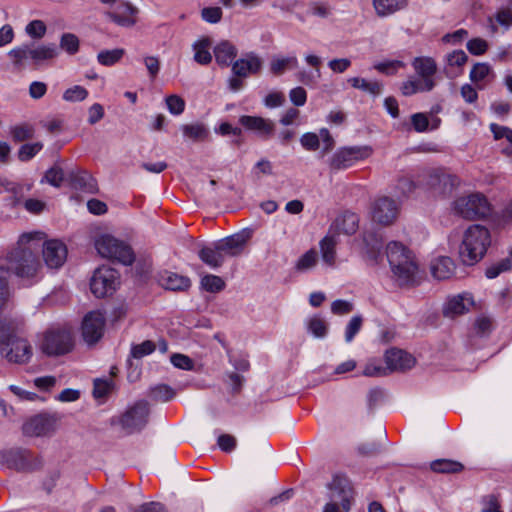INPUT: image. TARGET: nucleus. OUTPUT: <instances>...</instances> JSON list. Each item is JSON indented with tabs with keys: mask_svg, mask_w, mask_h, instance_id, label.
<instances>
[{
	"mask_svg": "<svg viewBox=\"0 0 512 512\" xmlns=\"http://www.w3.org/2000/svg\"><path fill=\"white\" fill-rule=\"evenodd\" d=\"M455 271V265L451 258L440 256L430 264V272L437 280L449 279Z\"/></svg>",
	"mask_w": 512,
	"mask_h": 512,
	"instance_id": "nucleus-25",
	"label": "nucleus"
},
{
	"mask_svg": "<svg viewBox=\"0 0 512 512\" xmlns=\"http://www.w3.org/2000/svg\"><path fill=\"white\" fill-rule=\"evenodd\" d=\"M430 467L437 473H457L463 469L461 463L447 459L435 460L431 463Z\"/></svg>",
	"mask_w": 512,
	"mask_h": 512,
	"instance_id": "nucleus-41",
	"label": "nucleus"
},
{
	"mask_svg": "<svg viewBox=\"0 0 512 512\" xmlns=\"http://www.w3.org/2000/svg\"><path fill=\"white\" fill-rule=\"evenodd\" d=\"M251 237V233L248 230H242L241 232L235 233L231 236L225 237L222 239V242L226 244L227 248L230 249L232 256L240 255L249 238Z\"/></svg>",
	"mask_w": 512,
	"mask_h": 512,
	"instance_id": "nucleus-31",
	"label": "nucleus"
},
{
	"mask_svg": "<svg viewBox=\"0 0 512 512\" xmlns=\"http://www.w3.org/2000/svg\"><path fill=\"white\" fill-rule=\"evenodd\" d=\"M113 381L109 379H96L94 381L93 396L104 399L112 391Z\"/></svg>",
	"mask_w": 512,
	"mask_h": 512,
	"instance_id": "nucleus-48",
	"label": "nucleus"
},
{
	"mask_svg": "<svg viewBox=\"0 0 512 512\" xmlns=\"http://www.w3.org/2000/svg\"><path fill=\"white\" fill-rule=\"evenodd\" d=\"M348 82L353 88L360 89L370 95L377 96L382 92V84L378 81H367L364 78L352 77Z\"/></svg>",
	"mask_w": 512,
	"mask_h": 512,
	"instance_id": "nucleus-37",
	"label": "nucleus"
},
{
	"mask_svg": "<svg viewBox=\"0 0 512 512\" xmlns=\"http://www.w3.org/2000/svg\"><path fill=\"white\" fill-rule=\"evenodd\" d=\"M491 245L490 231L482 225L474 224L464 232L459 248V256L465 265H474L486 254Z\"/></svg>",
	"mask_w": 512,
	"mask_h": 512,
	"instance_id": "nucleus-3",
	"label": "nucleus"
},
{
	"mask_svg": "<svg viewBox=\"0 0 512 512\" xmlns=\"http://www.w3.org/2000/svg\"><path fill=\"white\" fill-rule=\"evenodd\" d=\"M239 123L263 138H269L274 132V123L259 116L243 115L239 118Z\"/></svg>",
	"mask_w": 512,
	"mask_h": 512,
	"instance_id": "nucleus-19",
	"label": "nucleus"
},
{
	"mask_svg": "<svg viewBox=\"0 0 512 512\" xmlns=\"http://www.w3.org/2000/svg\"><path fill=\"white\" fill-rule=\"evenodd\" d=\"M155 344L151 340H145L140 344L133 345L131 348V357L140 359L146 355H149L155 351Z\"/></svg>",
	"mask_w": 512,
	"mask_h": 512,
	"instance_id": "nucleus-50",
	"label": "nucleus"
},
{
	"mask_svg": "<svg viewBox=\"0 0 512 512\" xmlns=\"http://www.w3.org/2000/svg\"><path fill=\"white\" fill-rule=\"evenodd\" d=\"M202 19L208 23H218L222 18V10L219 7H206L201 11Z\"/></svg>",
	"mask_w": 512,
	"mask_h": 512,
	"instance_id": "nucleus-58",
	"label": "nucleus"
},
{
	"mask_svg": "<svg viewBox=\"0 0 512 512\" xmlns=\"http://www.w3.org/2000/svg\"><path fill=\"white\" fill-rule=\"evenodd\" d=\"M468 60L467 54L463 50H455L447 55V63L449 66L461 67Z\"/></svg>",
	"mask_w": 512,
	"mask_h": 512,
	"instance_id": "nucleus-62",
	"label": "nucleus"
},
{
	"mask_svg": "<svg viewBox=\"0 0 512 512\" xmlns=\"http://www.w3.org/2000/svg\"><path fill=\"white\" fill-rule=\"evenodd\" d=\"M198 256L203 263L212 269H217L224 263L223 257L217 249L215 242L211 246L203 247L199 251Z\"/></svg>",
	"mask_w": 512,
	"mask_h": 512,
	"instance_id": "nucleus-34",
	"label": "nucleus"
},
{
	"mask_svg": "<svg viewBox=\"0 0 512 512\" xmlns=\"http://www.w3.org/2000/svg\"><path fill=\"white\" fill-rule=\"evenodd\" d=\"M181 129L185 137L194 141L203 140L208 135V130L200 123L183 125Z\"/></svg>",
	"mask_w": 512,
	"mask_h": 512,
	"instance_id": "nucleus-42",
	"label": "nucleus"
},
{
	"mask_svg": "<svg viewBox=\"0 0 512 512\" xmlns=\"http://www.w3.org/2000/svg\"><path fill=\"white\" fill-rule=\"evenodd\" d=\"M353 310V304L346 300H335L331 304V311L336 315H345Z\"/></svg>",
	"mask_w": 512,
	"mask_h": 512,
	"instance_id": "nucleus-64",
	"label": "nucleus"
},
{
	"mask_svg": "<svg viewBox=\"0 0 512 512\" xmlns=\"http://www.w3.org/2000/svg\"><path fill=\"white\" fill-rule=\"evenodd\" d=\"M201 287L211 293H218L225 288V282L220 276L208 274L201 279Z\"/></svg>",
	"mask_w": 512,
	"mask_h": 512,
	"instance_id": "nucleus-43",
	"label": "nucleus"
},
{
	"mask_svg": "<svg viewBox=\"0 0 512 512\" xmlns=\"http://www.w3.org/2000/svg\"><path fill=\"white\" fill-rule=\"evenodd\" d=\"M358 228V219L355 214H345L337 218L330 226L329 232L338 237L339 234L351 235Z\"/></svg>",
	"mask_w": 512,
	"mask_h": 512,
	"instance_id": "nucleus-26",
	"label": "nucleus"
},
{
	"mask_svg": "<svg viewBox=\"0 0 512 512\" xmlns=\"http://www.w3.org/2000/svg\"><path fill=\"white\" fill-rule=\"evenodd\" d=\"M53 431V423L46 416H35L23 425V433L27 436H45Z\"/></svg>",
	"mask_w": 512,
	"mask_h": 512,
	"instance_id": "nucleus-20",
	"label": "nucleus"
},
{
	"mask_svg": "<svg viewBox=\"0 0 512 512\" xmlns=\"http://www.w3.org/2000/svg\"><path fill=\"white\" fill-rule=\"evenodd\" d=\"M318 261L316 250L310 249L304 253L297 261L295 268L299 272H306L312 269Z\"/></svg>",
	"mask_w": 512,
	"mask_h": 512,
	"instance_id": "nucleus-44",
	"label": "nucleus"
},
{
	"mask_svg": "<svg viewBox=\"0 0 512 512\" xmlns=\"http://www.w3.org/2000/svg\"><path fill=\"white\" fill-rule=\"evenodd\" d=\"M263 60L254 52H248L232 64V73L237 77L247 78L250 74H258Z\"/></svg>",
	"mask_w": 512,
	"mask_h": 512,
	"instance_id": "nucleus-16",
	"label": "nucleus"
},
{
	"mask_svg": "<svg viewBox=\"0 0 512 512\" xmlns=\"http://www.w3.org/2000/svg\"><path fill=\"white\" fill-rule=\"evenodd\" d=\"M158 281L163 288L172 291H185L191 285V281L188 277L169 271L161 273Z\"/></svg>",
	"mask_w": 512,
	"mask_h": 512,
	"instance_id": "nucleus-22",
	"label": "nucleus"
},
{
	"mask_svg": "<svg viewBox=\"0 0 512 512\" xmlns=\"http://www.w3.org/2000/svg\"><path fill=\"white\" fill-rule=\"evenodd\" d=\"M149 413L148 403L144 400H140L121 415L118 419V423L127 434H132L146 426Z\"/></svg>",
	"mask_w": 512,
	"mask_h": 512,
	"instance_id": "nucleus-8",
	"label": "nucleus"
},
{
	"mask_svg": "<svg viewBox=\"0 0 512 512\" xmlns=\"http://www.w3.org/2000/svg\"><path fill=\"white\" fill-rule=\"evenodd\" d=\"M473 304V299L469 295H458L445 304L443 313L446 317L454 318L458 315L469 311V307Z\"/></svg>",
	"mask_w": 512,
	"mask_h": 512,
	"instance_id": "nucleus-24",
	"label": "nucleus"
},
{
	"mask_svg": "<svg viewBox=\"0 0 512 512\" xmlns=\"http://www.w3.org/2000/svg\"><path fill=\"white\" fill-rule=\"evenodd\" d=\"M88 91L80 85L72 86L63 93V100L67 102H80L87 98Z\"/></svg>",
	"mask_w": 512,
	"mask_h": 512,
	"instance_id": "nucleus-47",
	"label": "nucleus"
},
{
	"mask_svg": "<svg viewBox=\"0 0 512 512\" xmlns=\"http://www.w3.org/2000/svg\"><path fill=\"white\" fill-rule=\"evenodd\" d=\"M372 154L369 146H348L337 149L328 160L329 168L333 171L344 170L357 161L364 160Z\"/></svg>",
	"mask_w": 512,
	"mask_h": 512,
	"instance_id": "nucleus-7",
	"label": "nucleus"
},
{
	"mask_svg": "<svg viewBox=\"0 0 512 512\" xmlns=\"http://www.w3.org/2000/svg\"><path fill=\"white\" fill-rule=\"evenodd\" d=\"M118 272L107 266H102L94 271L90 281L91 292L97 297L102 298L115 291L118 284Z\"/></svg>",
	"mask_w": 512,
	"mask_h": 512,
	"instance_id": "nucleus-10",
	"label": "nucleus"
},
{
	"mask_svg": "<svg viewBox=\"0 0 512 512\" xmlns=\"http://www.w3.org/2000/svg\"><path fill=\"white\" fill-rule=\"evenodd\" d=\"M166 105L170 113L181 114L185 109V101L177 95H170L166 98Z\"/></svg>",
	"mask_w": 512,
	"mask_h": 512,
	"instance_id": "nucleus-55",
	"label": "nucleus"
},
{
	"mask_svg": "<svg viewBox=\"0 0 512 512\" xmlns=\"http://www.w3.org/2000/svg\"><path fill=\"white\" fill-rule=\"evenodd\" d=\"M43 148L42 142L23 144L18 150V159L21 162L31 160Z\"/></svg>",
	"mask_w": 512,
	"mask_h": 512,
	"instance_id": "nucleus-45",
	"label": "nucleus"
},
{
	"mask_svg": "<svg viewBox=\"0 0 512 512\" xmlns=\"http://www.w3.org/2000/svg\"><path fill=\"white\" fill-rule=\"evenodd\" d=\"M411 123L416 132H425L428 129L429 120L424 113H415L411 116Z\"/></svg>",
	"mask_w": 512,
	"mask_h": 512,
	"instance_id": "nucleus-63",
	"label": "nucleus"
},
{
	"mask_svg": "<svg viewBox=\"0 0 512 512\" xmlns=\"http://www.w3.org/2000/svg\"><path fill=\"white\" fill-rule=\"evenodd\" d=\"M488 44L481 38H474L468 41L467 49L471 54L481 55L486 52Z\"/></svg>",
	"mask_w": 512,
	"mask_h": 512,
	"instance_id": "nucleus-61",
	"label": "nucleus"
},
{
	"mask_svg": "<svg viewBox=\"0 0 512 512\" xmlns=\"http://www.w3.org/2000/svg\"><path fill=\"white\" fill-rule=\"evenodd\" d=\"M386 256L399 286H413L417 283L419 265L413 251L401 242L391 241L386 246Z\"/></svg>",
	"mask_w": 512,
	"mask_h": 512,
	"instance_id": "nucleus-2",
	"label": "nucleus"
},
{
	"mask_svg": "<svg viewBox=\"0 0 512 512\" xmlns=\"http://www.w3.org/2000/svg\"><path fill=\"white\" fill-rule=\"evenodd\" d=\"M337 243L338 239L336 235H333L330 232H328V234L319 243L322 259L330 266L335 263Z\"/></svg>",
	"mask_w": 512,
	"mask_h": 512,
	"instance_id": "nucleus-32",
	"label": "nucleus"
},
{
	"mask_svg": "<svg viewBox=\"0 0 512 512\" xmlns=\"http://www.w3.org/2000/svg\"><path fill=\"white\" fill-rule=\"evenodd\" d=\"M170 359H171V363L177 368H180L183 370H192L193 369V366H194L193 360L184 354H179V353L173 354Z\"/></svg>",
	"mask_w": 512,
	"mask_h": 512,
	"instance_id": "nucleus-60",
	"label": "nucleus"
},
{
	"mask_svg": "<svg viewBox=\"0 0 512 512\" xmlns=\"http://www.w3.org/2000/svg\"><path fill=\"white\" fill-rule=\"evenodd\" d=\"M1 460L17 471L32 470L34 466L30 462L31 454L25 449H11L1 453Z\"/></svg>",
	"mask_w": 512,
	"mask_h": 512,
	"instance_id": "nucleus-17",
	"label": "nucleus"
},
{
	"mask_svg": "<svg viewBox=\"0 0 512 512\" xmlns=\"http://www.w3.org/2000/svg\"><path fill=\"white\" fill-rule=\"evenodd\" d=\"M412 66L420 77V79L424 80V82L428 80H434V75L437 71V65L433 58L431 57H416L412 61Z\"/></svg>",
	"mask_w": 512,
	"mask_h": 512,
	"instance_id": "nucleus-27",
	"label": "nucleus"
},
{
	"mask_svg": "<svg viewBox=\"0 0 512 512\" xmlns=\"http://www.w3.org/2000/svg\"><path fill=\"white\" fill-rule=\"evenodd\" d=\"M105 329V317L99 311L89 312L82 322V336L86 343L94 344L98 342Z\"/></svg>",
	"mask_w": 512,
	"mask_h": 512,
	"instance_id": "nucleus-13",
	"label": "nucleus"
},
{
	"mask_svg": "<svg viewBox=\"0 0 512 512\" xmlns=\"http://www.w3.org/2000/svg\"><path fill=\"white\" fill-rule=\"evenodd\" d=\"M371 219L381 226H390L400 214V204L391 197L381 196L371 205Z\"/></svg>",
	"mask_w": 512,
	"mask_h": 512,
	"instance_id": "nucleus-9",
	"label": "nucleus"
},
{
	"mask_svg": "<svg viewBox=\"0 0 512 512\" xmlns=\"http://www.w3.org/2000/svg\"><path fill=\"white\" fill-rule=\"evenodd\" d=\"M43 239L41 232L23 233L16 247L8 255L9 269L18 277L33 278L41 270V263L37 256L40 242Z\"/></svg>",
	"mask_w": 512,
	"mask_h": 512,
	"instance_id": "nucleus-1",
	"label": "nucleus"
},
{
	"mask_svg": "<svg viewBox=\"0 0 512 512\" xmlns=\"http://www.w3.org/2000/svg\"><path fill=\"white\" fill-rule=\"evenodd\" d=\"M64 178L65 174L63 169L57 165H54L46 171L41 182H47L54 187H60Z\"/></svg>",
	"mask_w": 512,
	"mask_h": 512,
	"instance_id": "nucleus-46",
	"label": "nucleus"
},
{
	"mask_svg": "<svg viewBox=\"0 0 512 512\" xmlns=\"http://www.w3.org/2000/svg\"><path fill=\"white\" fill-rule=\"evenodd\" d=\"M58 54L57 46L53 43L40 45L32 44L31 62L34 65H39L44 61L56 58Z\"/></svg>",
	"mask_w": 512,
	"mask_h": 512,
	"instance_id": "nucleus-28",
	"label": "nucleus"
},
{
	"mask_svg": "<svg viewBox=\"0 0 512 512\" xmlns=\"http://www.w3.org/2000/svg\"><path fill=\"white\" fill-rule=\"evenodd\" d=\"M458 185V177L444 169L431 170L427 175L426 186L436 196H449Z\"/></svg>",
	"mask_w": 512,
	"mask_h": 512,
	"instance_id": "nucleus-11",
	"label": "nucleus"
},
{
	"mask_svg": "<svg viewBox=\"0 0 512 512\" xmlns=\"http://www.w3.org/2000/svg\"><path fill=\"white\" fill-rule=\"evenodd\" d=\"M481 504L482 508L480 512H503L500 510L498 498L493 494L483 497Z\"/></svg>",
	"mask_w": 512,
	"mask_h": 512,
	"instance_id": "nucleus-59",
	"label": "nucleus"
},
{
	"mask_svg": "<svg viewBox=\"0 0 512 512\" xmlns=\"http://www.w3.org/2000/svg\"><path fill=\"white\" fill-rule=\"evenodd\" d=\"M408 0H373V7L379 17H386L405 9Z\"/></svg>",
	"mask_w": 512,
	"mask_h": 512,
	"instance_id": "nucleus-29",
	"label": "nucleus"
},
{
	"mask_svg": "<svg viewBox=\"0 0 512 512\" xmlns=\"http://www.w3.org/2000/svg\"><path fill=\"white\" fill-rule=\"evenodd\" d=\"M97 252L104 258L116 260L124 265H131L135 255L132 248L110 234H101L94 241Z\"/></svg>",
	"mask_w": 512,
	"mask_h": 512,
	"instance_id": "nucleus-5",
	"label": "nucleus"
},
{
	"mask_svg": "<svg viewBox=\"0 0 512 512\" xmlns=\"http://www.w3.org/2000/svg\"><path fill=\"white\" fill-rule=\"evenodd\" d=\"M154 399L167 402L175 396L174 390L167 385H159L152 390Z\"/></svg>",
	"mask_w": 512,
	"mask_h": 512,
	"instance_id": "nucleus-57",
	"label": "nucleus"
},
{
	"mask_svg": "<svg viewBox=\"0 0 512 512\" xmlns=\"http://www.w3.org/2000/svg\"><path fill=\"white\" fill-rule=\"evenodd\" d=\"M454 210L464 219L474 220L487 217L491 212V205L483 194L472 193L457 198Z\"/></svg>",
	"mask_w": 512,
	"mask_h": 512,
	"instance_id": "nucleus-6",
	"label": "nucleus"
},
{
	"mask_svg": "<svg viewBox=\"0 0 512 512\" xmlns=\"http://www.w3.org/2000/svg\"><path fill=\"white\" fill-rule=\"evenodd\" d=\"M298 67V60L295 56L291 57H275L270 62V71L274 75H281L286 69H294Z\"/></svg>",
	"mask_w": 512,
	"mask_h": 512,
	"instance_id": "nucleus-38",
	"label": "nucleus"
},
{
	"mask_svg": "<svg viewBox=\"0 0 512 512\" xmlns=\"http://www.w3.org/2000/svg\"><path fill=\"white\" fill-rule=\"evenodd\" d=\"M434 80L424 82L422 79L410 78L402 83L401 92L404 96H411L418 92H428L435 87Z\"/></svg>",
	"mask_w": 512,
	"mask_h": 512,
	"instance_id": "nucleus-33",
	"label": "nucleus"
},
{
	"mask_svg": "<svg viewBox=\"0 0 512 512\" xmlns=\"http://www.w3.org/2000/svg\"><path fill=\"white\" fill-rule=\"evenodd\" d=\"M66 178L72 187L76 189H82L87 192H95V181L94 179L84 170L71 169L67 172Z\"/></svg>",
	"mask_w": 512,
	"mask_h": 512,
	"instance_id": "nucleus-23",
	"label": "nucleus"
},
{
	"mask_svg": "<svg viewBox=\"0 0 512 512\" xmlns=\"http://www.w3.org/2000/svg\"><path fill=\"white\" fill-rule=\"evenodd\" d=\"M511 268V261L509 259H502L496 264L491 265L486 269L485 275L489 279H494L502 272L508 271Z\"/></svg>",
	"mask_w": 512,
	"mask_h": 512,
	"instance_id": "nucleus-52",
	"label": "nucleus"
},
{
	"mask_svg": "<svg viewBox=\"0 0 512 512\" xmlns=\"http://www.w3.org/2000/svg\"><path fill=\"white\" fill-rule=\"evenodd\" d=\"M26 33L34 39H41L46 33V26L41 20H33L27 24Z\"/></svg>",
	"mask_w": 512,
	"mask_h": 512,
	"instance_id": "nucleus-53",
	"label": "nucleus"
},
{
	"mask_svg": "<svg viewBox=\"0 0 512 512\" xmlns=\"http://www.w3.org/2000/svg\"><path fill=\"white\" fill-rule=\"evenodd\" d=\"M31 48L32 44H24L8 52V56L12 59L15 67L23 68L28 60L31 61Z\"/></svg>",
	"mask_w": 512,
	"mask_h": 512,
	"instance_id": "nucleus-36",
	"label": "nucleus"
},
{
	"mask_svg": "<svg viewBox=\"0 0 512 512\" xmlns=\"http://www.w3.org/2000/svg\"><path fill=\"white\" fill-rule=\"evenodd\" d=\"M362 326V317L354 316L350 319L349 323L346 326L345 330V340L346 342H351L355 335L360 331Z\"/></svg>",
	"mask_w": 512,
	"mask_h": 512,
	"instance_id": "nucleus-56",
	"label": "nucleus"
},
{
	"mask_svg": "<svg viewBox=\"0 0 512 512\" xmlns=\"http://www.w3.org/2000/svg\"><path fill=\"white\" fill-rule=\"evenodd\" d=\"M66 245L57 239L47 240L42 246V255L46 266L50 269H58L67 259Z\"/></svg>",
	"mask_w": 512,
	"mask_h": 512,
	"instance_id": "nucleus-14",
	"label": "nucleus"
},
{
	"mask_svg": "<svg viewBox=\"0 0 512 512\" xmlns=\"http://www.w3.org/2000/svg\"><path fill=\"white\" fill-rule=\"evenodd\" d=\"M212 45V41L209 37H204L195 41L192 44V49L194 51V61L200 65H208L212 61V55L210 53V48Z\"/></svg>",
	"mask_w": 512,
	"mask_h": 512,
	"instance_id": "nucleus-30",
	"label": "nucleus"
},
{
	"mask_svg": "<svg viewBox=\"0 0 512 512\" xmlns=\"http://www.w3.org/2000/svg\"><path fill=\"white\" fill-rule=\"evenodd\" d=\"M213 53L218 65L222 67L232 66L238 54V49L228 40H222L214 48Z\"/></svg>",
	"mask_w": 512,
	"mask_h": 512,
	"instance_id": "nucleus-21",
	"label": "nucleus"
},
{
	"mask_svg": "<svg viewBox=\"0 0 512 512\" xmlns=\"http://www.w3.org/2000/svg\"><path fill=\"white\" fill-rule=\"evenodd\" d=\"M60 47L73 55L79 50V39L72 33H65L61 37Z\"/></svg>",
	"mask_w": 512,
	"mask_h": 512,
	"instance_id": "nucleus-51",
	"label": "nucleus"
},
{
	"mask_svg": "<svg viewBox=\"0 0 512 512\" xmlns=\"http://www.w3.org/2000/svg\"><path fill=\"white\" fill-rule=\"evenodd\" d=\"M1 355L10 363L26 364L30 361L33 350L30 343L17 335L11 324L0 325Z\"/></svg>",
	"mask_w": 512,
	"mask_h": 512,
	"instance_id": "nucleus-4",
	"label": "nucleus"
},
{
	"mask_svg": "<svg viewBox=\"0 0 512 512\" xmlns=\"http://www.w3.org/2000/svg\"><path fill=\"white\" fill-rule=\"evenodd\" d=\"M319 137H320V134L317 135L316 133L307 132L301 136L300 143L304 149H306L308 151H315L320 146Z\"/></svg>",
	"mask_w": 512,
	"mask_h": 512,
	"instance_id": "nucleus-54",
	"label": "nucleus"
},
{
	"mask_svg": "<svg viewBox=\"0 0 512 512\" xmlns=\"http://www.w3.org/2000/svg\"><path fill=\"white\" fill-rule=\"evenodd\" d=\"M125 50L123 48H115L112 50H102L97 55V60L101 65L112 66L119 62L124 56Z\"/></svg>",
	"mask_w": 512,
	"mask_h": 512,
	"instance_id": "nucleus-40",
	"label": "nucleus"
},
{
	"mask_svg": "<svg viewBox=\"0 0 512 512\" xmlns=\"http://www.w3.org/2000/svg\"><path fill=\"white\" fill-rule=\"evenodd\" d=\"M138 8L129 2H120L106 17L120 27L131 28L137 23Z\"/></svg>",
	"mask_w": 512,
	"mask_h": 512,
	"instance_id": "nucleus-15",
	"label": "nucleus"
},
{
	"mask_svg": "<svg viewBox=\"0 0 512 512\" xmlns=\"http://www.w3.org/2000/svg\"><path fill=\"white\" fill-rule=\"evenodd\" d=\"M491 73V68L487 63H477L470 71V80L476 84L484 81Z\"/></svg>",
	"mask_w": 512,
	"mask_h": 512,
	"instance_id": "nucleus-49",
	"label": "nucleus"
},
{
	"mask_svg": "<svg viewBox=\"0 0 512 512\" xmlns=\"http://www.w3.org/2000/svg\"><path fill=\"white\" fill-rule=\"evenodd\" d=\"M9 133L13 141L23 142L26 140H30L34 137L35 127L31 123L23 122L10 126Z\"/></svg>",
	"mask_w": 512,
	"mask_h": 512,
	"instance_id": "nucleus-35",
	"label": "nucleus"
},
{
	"mask_svg": "<svg viewBox=\"0 0 512 512\" xmlns=\"http://www.w3.org/2000/svg\"><path fill=\"white\" fill-rule=\"evenodd\" d=\"M385 363L389 372L404 371L414 366L415 359L400 349H390L385 354Z\"/></svg>",
	"mask_w": 512,
	"mask_h": 512,
	"instance_id": "nucleus-18",
	"label": "nucleus"
},
{
	"mask_svg": "<svg viewBox=\"0 0 512 512\" xmlns=\"http://www.w3.org/2000/svg\"><path fill=\"white\" fill-rule=\"evenodd\" d=\"M307 330L316 338H324L328 332L327 322L318 315L307 320Z\"/></svg>",
	"mask_w": 512,
	"mask_h": 512,
	"instance_id": "nucleus-39",
	"label": "nucleus"
},
{
	"mask_svg": "<svg viewBox=\"0 0 512 512\" xmlns=\"http://www.w3.org/2000/svg\"><path fill=\"white\" fill-rule=\"evenodd\" d=\"M72 337L67 330L48 331L42 343V351L50 356L62 355L72 349Z\"/></svg>",
	"mask_w": 512,
	"mask_h": 512,
	"instance_id": "nucleus-12",
	"label": "nucleus"
}]
</instances>
